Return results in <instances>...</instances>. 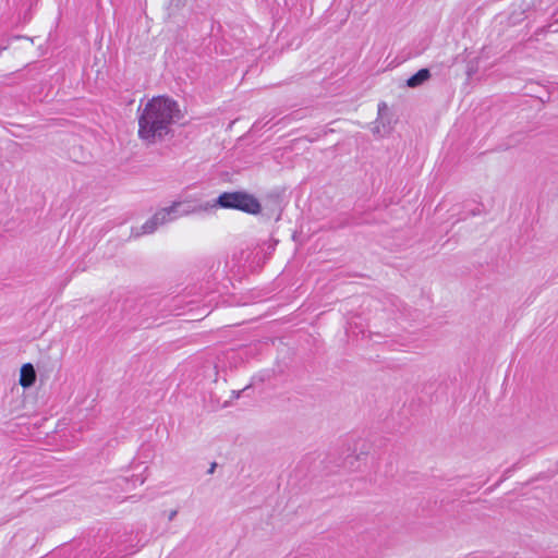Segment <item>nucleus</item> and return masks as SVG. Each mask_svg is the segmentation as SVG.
<instances>
[{
    "mask_svg": "<svg viewBox=\"0 0 558 558\" xmlns=\"http://www.w3.org/2000/svg\"><path fill=\"white\" fill-rule=\"evenodd\" d=\"M185 116V110L173 98L153 97L138 106V138L148 145L161 142L172 133L173 125L182 122Z\"/></svg>",
    "mask_w": 558,
    "mask_h": 558,
    "instance_id": "f257e3e1",
    "label": "nucleus"
},
{
    "mask_svg": "<svg viewBox=\"0 0 558 558\" xmlns=\"http://www.w3.org/2000/svg\"><path fill=\"white\" fill-rule=\"evenodd\" d=\"M180 206L181 203L175 202L168 207L158 209L142 226L132 228L131 234L134 238H140L146 234H153L159 227L175 219Z\"/></svg>",
    "mask_w": 558,
    "mask_h": 558,
    "instance_id": "f03ea898",
    "label": "nucleus"
},
{
    "mask_svg": "<svg viewBox=\"0 0 558 558\" xmlns=\"http://www.w3.org/2000/svg\"><path fill=\"white\" fill-rule=\"evenodd\" d=\"M217 203L223 208H232L256 215L260 211L259 202L251 194L244 192L222 193Z\"/></svg>",
    "mask_w": 558,
    "mask_h": 558,
    "instance_id": "7ed1b4c3",
    "label": "nucleus"
},
{
    "mask_svg": "<svg viewBox=\"0 0 558 558\" xmlns=\"http://www.w3.org/2000/svg\"><path fill=\"white\" fill-rule=\"evenodd\" d=\"M397 123L395 113L386 101H380L377 105V117L372 123V134L378 138L389 136Z\"/></svg>",
    "mask_w": 558,
    "mask_h": 558,
    "instance_id": "20e7f679",
    "label": "nucleus"
},
{
    "mask_svg": "<svg viewBox=\"0 0 558 558\" xmlns=\"http://www.w3.org/2000/svg\"><path fill=\"white\" fill-rule=\"evenodd\" d=\"M34 45L35 40L33 38L19 36L9 43L8 48L17 59L26 61L44 54L41 47L34 49Z\"/></svg>",
    "mask_w": 558,
    "mask_h": 558,
    "instance_id": "39448f33",
    "label": "nucleus"
},
{
    "mask_svg": "<svg viewBox=\"0 0 558 558\" xmlns=\"http://www.w3.org/2000/svg\"><path fill=\"white\" fill-rule=\"evenodd\" d=\"M36 381V371L31 363L23 364L20 371L19 384L24 388L32 387Z\"/></svg>",
    "mask_w": 558,
    "mask_h": 558,
    "instance_id": "423d86ee",
    "label": "nucleus"
},
{
    "mask_svg": "<svg viewBox=\"0 0 558 558\" xmlns=\"http://www.w3.org/2000/svg\"><path fill=\"white\" fill-rule=\"evenodd\" d=\"M430 77V72L428 69H421L414 75L407 80V86L410 88H415L423 85Z\"/></svg>",
    "mask_w": 558,
    "mask_h": 558,
    "instance_id": "0eeeda50",
    "label": "nucleus"
},
{
    "mask_svg": "<svg viewBox=\"0 0 558 558\" xmlns=\"http://www.w3.org/2000/svg\"><path fill=\"white\" fill-rule=\"evenodd\" d=\"M476 71V66H469L468 75L471 76Z\"/></svg>",
    "mask_w": 558,
    "mask_h": 558,
    "instance_id": "6e6552de",
    "label": "nucleus"
},
{
    "mask_svg": "<svg viewBox=\"0 0 558 558\" xmlns=\"http://www.w3.org/2000/svg\"><path fill=\"white\" fill-rule=\"evenodd\" d=\"M216 466H217V464H216L215 462H214V463H211V465H210V468H209V470H208V474H213V473H214V471H215V469H216Z\"/></svg>",
    "mask_w": 558,
    "mask_h": 558,
    "instance_id": "1a4fd4ad",
    "label": "nucleus"
}]
</instances>
